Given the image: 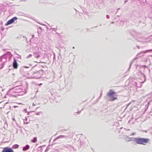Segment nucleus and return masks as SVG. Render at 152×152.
<instances>
[{"label": "nucleus", "instance_id": "obj_5", "mask_svg": "<svg viewBox=\"0 0 152 152\" xmlns=\"http://www.w3.org/2000/svg\"><path fill=\"white\" fill-rule=\"evenodd\" d=\"M13 66L14 68L15 69H17L18 67V64L17 61L15 58H14L13 63Z\"/></svg>", "mask_w": 152, "mask_h": 152}, {"label": "nucleus", "instance_id": "obj_10", "mask_svg": "<svg viewBox=\"0 0 152 152\" xmlns=\"http://www.w3.org/2000/svg\"><path fill=\"white\" fill-rule=\"evenodd\" d=\"M37 141V139L36 137H35L33 140L32 141V142H33L35 143Z\"/></svg>", "mask_w": 152, "mask_h": 152}, {"label": "nucleus", "instance_id": "obj_9", "mask_svg": "<svg viewBox=\"0 0 152 152\" xmlns=\"http://www.w3.org/2000/svg\"><path fill=\"white\" fill-rule=\"evenodd\" d=\"M152 51V50H148L143 51L142 52V53H147V52H149L150 51Z\"/></svg>", "mask_w": 152, "mask_h": 152}, {"label": "nucleus", "instance_id": "obj_11", "mask_svg": "<svg viewBox=\"0 0 152 152\" xmlns=\"http://www.w3.org/2000/svg\"><path fill=\"white\" fill-rule=\"evenodd\" d=\"M64 137V136H63V135L60 136L59 137H58L56 138V139H58V138H63V137Z\"/></svg>", "mask_w": 152, "mask_h": 152}, {"label": "nucleus", "instance_id": "obj_2", "mask_svg": "<svg viewBox=\"0 0 152 152\" xmlns=\"http://www.w3.org/2000/svg\"><path fill=\"white\" fill-rule=\"evenodd\" d=\"M116 94L115 92L113 90H111L109 91V92L107 93V95L110 97V100L113 101L114 100H116L117 98L116 97H114L113 96Z\"/></svg>", "mask_w": 152, "mask_h": 152}, {"label": "nucleus", "instance_id": "obj_3", "mask_svg": "<svg viewBox=\"0 0 152 152\" xmlns=\"http://www.w3.org/2000/svg\"><path fill=\"white\" fill-rule=\"evenodd\" d=\"M17 19V18L16 17H14L7 21L6 23L5 24V25L7 26L10 24H11L13 23L14 22V21L16 20Z\"/></svg>", "mask_w": 152, "mask_h": 152}, {"label": "nucleus", "instance_id": "obj_1", "mask_svg": "<svg viewBox=\"0 0 152 152\" xmlns=\"http://www.w3.org/2000/svg\"><path fill=\"white\" fill-rule=\"evenodd\" d=\"M149 139L143 138H136L134 139L135 142L137 144L146 145L149 141Z\"/></svg>", "mask_w": 152, "mask_h": 152}, {"label": "nucleus", "instance_id": "obj_4", "mask_svg": "<svg viewBox=\"0 0 152 152\" xmlns=\"http://www.w3.org/2000/svg\"><path fill=\"white\" fill-rule=\"evenodd\" d=\"M2 152H14L13 150L11 148L7 147L4 148Z\"/></svg>", "mask_w": 152, "mask_h": 152}, {"label": "nucleus", "instance_id": "obj_6", "mask_svg": "<svg viewBox=\"0 0 152 152\" xmlns=\"http://www.w3.org/2000/svg\"><path fill=\"white\" fill-rule=\"evenodd\" d=\"M34 55L35 57L36 58H38L40 56L39 53L37 52H34Z\"/></svg>", "mask_w": 152, "mask_h": 152}, {"label": "nucleus", "instance_id": "obj_12", "mask_svg": "<svg viewBox=\"0 0 152 152\" xmlns=\"http://www.w3.org/2000/svg\"><path fill=\"white\" fill-rule=\"evenodd\" d=\"M33 106H35V104L34 103H33Z\"/></svg>", "mask_w": 152, "mask_h": 152}, {"label": "nucleus", "instance_id": "obj_7", "mask_svg": "<svg viewBox=\"0 0 152 152\" xmlns=\"http://www.w3.org/2000/svg\"><path fill=\"white\" fill-rule=\"evenodd\" d=\"M29 148V145H27L26 147H24L23 148V150L24 151H25L27 150Z\"/></svg>", "mask_w": 152, "mask_h": 152}, {"label": "nucleus", "instance_id": "obj_8", "mask_svg": "<svg viewBox=\"0 0 152 152\" xmlns=\"http://www.w3.org/2000/svg\"><path fill=\"white\" fill-rule=\"evenodd\" d=\"M19 147V145H18L15 144L13 145V148L14 149H17Z\"/></svg>", "mask_w": 152, "mask_h": 152}]
</instances>
